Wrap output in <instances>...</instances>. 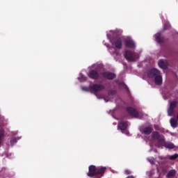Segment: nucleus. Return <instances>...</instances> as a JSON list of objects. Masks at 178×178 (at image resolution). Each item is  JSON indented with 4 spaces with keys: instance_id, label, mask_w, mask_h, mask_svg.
I'll list each match as a JSON object with an SVG mask.
<instances>
[{
    "instance_id": "obj_25",
    "label": "nucleus",
    "mask_w": 178,
    "mask_h": 178,
    "mask_svg": "<svg viewBox=\"0 0 178 178\" xmlns=\"http://www.w3.org/2000/svg\"><path fill=\"white\" fill-rule=\"evenodd\" d=\"M115 94H116V90H110L108 91V95H115Z\"/></svg>"
},
{
    "instance_id": "obj_7",
    "label": "nucleus",
    "mask_w": 178,
    "mask_h": 178,
    "mask_svg": "<svg viewBox=\"0 0 178 178\" xmlns=\"http://www.w3.org/2000/svg\"><path fill=\"white\" fill-rule=\"evenodd\" d=\"M88 76L89 79H91L92 80L99 79V72H98L96 70H90L88 73Z\"/></svg>"
},
{
    "instance_id": "obj_13",
    "label": "nucleus",
    "mask_w": 178,
    "mask_h": 178,
    "mask_svg": "<svg viewBox=\"0 0 178 178\" xmlns=\"http://www.w3.org/2000/svg\"><path fill=\"white\" fill-rule=\"evenodd\" d=\"M127 122H120L118 125V129L122 131V133H124V130L127 129Z\"/></svg>"
},
{
    "instance_id": "obj_20",
    "label": "nucleus",
    "mask_w": 178,
    "mask_h": 178,
    "mask_svg": "<svg viewBox=\"0 0 178 178\" xmlns=\"http://www.w3.org/2000/svg\"><path fill=\"white\" fill-rule=\"evenodd\" d=\"M168 116H173L175 113V108L170 107L168 110Z\"/></svg>"
},
{
    "instance_id": "obj_16",
    "label": "nucleus",
    "mask_w": 178,
    "mask_h": 178,
    "mask_svg": "<svg viewBox=\"0 0 178 178\" xmlns=\"http://www.w3.org/2000/svg\"><path fill=\"white\" fill-rule=\"evenodd\" d=\"M164 147L165 148H168V149H173L175 148V144H173L172 143L170 142H166L164 144Z\"/></svg>"
},
{
    "instance_id": "obj_22",
    "label": "nucleus",
    "mask_w": 178,
    "mask_h": 178,
    "mask_svg": "<svg viewBox=\"0 0 178 178\" xmlns=\"http://www.w3.org/2000/svg\"><path fill=\"white\" fill-rule=\"evenodd\" d=\"M17 143V139L16 138H13L10 140V144L11 145H15V144H16Z\"/></svg>"
},
{
    "instance_id": "obj_18",
    "label": "nucleus",
    "mask_w": 178,
    "mask_h": 178,
    "mask_svg": "<svg viewBox=\"0 0 178 178\" xmlns=\"http://www.w3.org/2000/svg\"><path fill=\"white\" fill-rule=\"evenodd\" d=\"M176 176V171L175 170H171L167 175L168 178L175 177Z\"/></svg>"
},
{
    "instance_id": "obj_21",
    "label": "nucleus",
    "mask_w": 178,
    "mask_h": 178,
    "mask_svg": "<svg viewBox=\"0 0 178 178\" xmlns=\"http://www.w3.org/2000/svg\"><path fill=\"white\" fill-rule=\"evenodd\" d=\"M177 106V102L174 101L170 103V108L175 109Z\"/></svg>"
},
{
    "instance_id": "obj_23",
    "label": "nucleus",
    "mask_w": 178,
    "mask_h": 178,
    "mask_svg": "<svg viewBox=\"0 0 178 178\" xmlns=\"http://www.w3.org/2000/svg\"><path fill=\"white\" fill-rule=\"evenodd\" d=\"M178 158V154H175L174 155H172L170 156V161H175V159H177Z\"/></svg>"
},
{
    "instance_id": "obj_28",
    "label": "nucleus",
    "mask_w": 178,
    "mask_h": 178,
    "mask_svg": "<svg viewBox=\"0 0 178 178\" xmlns=\"http://www.w3.org/2000/svg\"><path fill=\"white\" fill-rule=\"evenodd\" d=\"M125 175H131V171L129 170H125Z\"/></svg>"
},
{
    "instance_id": "obj_12",
    "label": "nucleus",
    "mask_w": 178,
    "mask_h": 178,
    "mask_svg": "<svg viewBox=\"0 0 178 178\" xmlns=\"http://www.w3.org/2000/svg\"><path fill=\"white\" fill-rule=\"evenodd\" d=\"M152 126L145 127L140 129V131L143 134H145V136H149L151 133H152Z\"/></svg>"
},
{
    "instance_id": "obj_24",
    "label": "nucleus",
    "mask_w": 178,
    "mask_h": 178,
    "mask_svg": "<svg viewBox=\"0 0 178 178\" xmlns=\"http://www.w3.org/2000/svg\"><path fill=\"white\" fill-rule=\"evenodd\" d=\"M119 86H120L121 87H123V88L127 89V86L124 82H120L119 83Z\"/></svg>"
},
{
    "instance_id": "obj_6",
    "label": "nucleus",
    "mask_w": 178,
    "mask_h": 178,
    "mask_svg": "<svg viewBox=\"0 0 178 178\" xmlns=\"http://www.w3.org/2000/svg\"><path fill=\"white\" fill-rule=\"evenodd\" d=\"M124 56L125 59H127V60H128V62L136 61V53H134L130 50L125 51Z\"/></svg>"
},
{
    "instance_id": "obj_15",
    "label": "nucleus",
    "mask_w": 178,
    "mask_h": 178,
    "mask_svg": "<svg viewBox=\"0 0 178 178\" xmlns=\"http://www.w3.org/2000/svg\"><path fill=\"white\" fill-rule=\"evenodd\" d=\"M154 83L156 84V86H161L162 84V76L159 74L155 76Z\"/></svg>"
},
{
    "instance_id": "obj_9",
    "label": "nucleus",
    "mask_w": 178,
    "mask_h": 178,
    "mask_svg": "<svg viewBox=\"0 0 178 178\" xmlns=\"http://www.w3.org/2000/svg\"><path fill=\"white\" fill-rule=\"evenodd\" d=\"M159 74H161V72L156 68H152L147 72L148 77H150L152 79L154 77H156Z\"/></svg>"
},
{
    "instance_id": "obj_3",
    "label": "nucleus",
    "mask_w": 178,
    "mask_h": 178,
    "mask_svg": "<svg viewBox=\"0 0 178 178\" xmlns=\"http://www.w3.org/2000/svg\"><path fill=\"white\" fill-rule=\"evenodd\" d=\"M127 112L133 116L134 118H136L137 119H143V113L137 111L133 107H127Z\"/></svg>"
},
{
    "instance_id": "obj_26",
    "label": "nucleus",
    "mask_w": 178,
    "mask_h": 178,
    "mask_svg": "<svg viewBox=\"0 0 178 178\" xmlns=\"http://www.w3.org/2000/svg\"><path fill=\"white\" fill-rule=\"evenodd\" d=\"M3 134H5V132L3 131V130H0V145H1V140L2 138V137H3Z\"/></svg>"
},
{
    "instance_id": "obj_29",
    "label": "nucleus",
    "mask_w": 178,
    "mask_h": 178,
    "mask_svg": "<svg viewBox=\"0 0 178 178\" xmlns=\"http://www.w3.org/2000/svg\"><path fill=\"white\" fill-rule=\"evenodd\" d=\"M82 90H83L84 91H88V88L83 87V88H82Z\"/></svg>"
},
{
    "instance_id": "obj_1",
    "label": "nucleus",
    "mask_w": 178,
    "mask_h": 178,
    "mask_svg": "<svg viewBox=\"0 0 178 178\" xmlns=\"http://www.w3.org/2000/svg\"><path fill=\"white\" fill-rule=\"evenodd\" d=\"M108 168L104 166H95L94 165H91L88 167V172L87 173V176L88 177H95V178H101L104 177L105 173H106V170Z\"/></svg>"
},
{
    "instance_id": "obj_19",
    "label": "nucleus",
    "mask_w": 178,
    "mask_h": 178,
    "mask_svg": "<svg viewBox=\"0 0 178 178\" xmlns=\"http://www.w3.org/2000/svg\"><path fill=\"white\" fill-rule=\"evenodd\" d=\"M172 26H170V23L165 22L163 25V31H166V30H170Z\"/></svg>"
},
{
    "instance_id": "obj_8",
    "label": "nucleus",
    "mask_w": 178,
    "mask_h": 178,
    "mask_svg": "<svg viewBox=\"0 0 178 178\" xmlns=\"http://www.w3.org/2000/svg\"><path fill=\"white\" fill-rule=\"evenodd\" d=\"M124 46L126 48H130L131 49H136V42L133 39H126L124 40Z\"/></svg>"
},
{
    "instance_id": "obj_5",
    "label": "nucleus",
    "mask_w": 178,
    "mask_h": 178,
    "mask_svg": "<svg viewBox=\"0 0 178 178\" xmlns=\"http://www.w3.org/2000/svg\"><path fill=\"white\" fill-rule=\"evenodd\" d=\"M89 90L92 92H99V91L105 90V86L102 84L95 83L89 86Z\"/></svg>"
},
{
    "instance_id": "obj_30",
    "label": "nucleus",
    "mask_w": 178,
    "mask_h": 178,
    "mask_svg": "<svg viewBox=\"0 0 178 178\" xmlns=\"http://www.w3.org/2000/svg\"><path fill=\"white\" fill-rule=\"evenodd\" d=\"M82 79H83V80H87V78L84 76H82Z\"/></svg>"
},
{
    "instance_id": "obj_10",
    "label": "nucleus",
    "mask_w": 178,
    "mask_h": 178,
    "mask_svg": "<svg viewBox=\"0 0 178 178\" xmlns=\"http://www.w3.org/2000/svg\"><path fill=\"white\" fill-rule=\"evenodd\" d=\"M103 77L106 79L107 80H113V79H116V74L110 72H104L102 73Z\"/></svg>"
},
{
    "instance_id": "obj_14",
    "label": "nucleus",
    "mask_w": 178,
    "mask_h": 178,
    "mask_svg": "<svg viewBox=\"0 0 178 178\" xmlns=\"http://www.w3.org/2000/svg\"><path fill=\"white\" fill-rule=\"evenodd\" d=\"M158 65L161 69H168V63L163 60H160L158 62Z\"/></svg>"
},
{
    "instance_id": "obj_11",
    "label": "nucleus",
    "mask_w": 178,
    "mask_h": 178,
    "mask_svg": "<svg viewBox=\"0 0 178 178\" xmlns=\"http://www.w3.org/2000/svg\"><path fill=\"white\" fill-rule=\"evenodd\" d=\"M154 38L158 44H163L165 42V37L162 36L161 33H157L154 35Z\"/></svg>"
},
{
    "instance_id": "obj_2",
    "label": "nucleus",
    "mask_w": 178,
    "mask_h": 178,
    "mask_svg": "<svg viewBox=\"0 0 178 178\" xmlns=\"http://www.w3.org/2000/svg\"><path fill=\"white\" fill-rule=\"evenodd\" d=\"M152 138L154 141H157L158 144L162 145L165 143V137L160 134L158 131H153L152 134Z\"/></svg>"
},
{
    "instance_id": "obj_31",
    "label": "nucleus",
    "mask_w": 178,
    "mask_h": 178,
    "mask_svg": "<svg viewBox=\"0 0 178 178\" xmlns=\"http://www.w3.org/2000/svg\"><path fill=\"white\" fill-rule=\"evenodd\" d=\"M125 134H126L127 135L129 134V131H125Z\"/></svg>"
},
{
    "instance_id": "obj_4",
    "label": "nucleus",
    "mask_w": 178,
    "mask_h": 178,
    "mask_svg": "<svg viewBox=\"0 0 178 178\" xmlns=\"http://www.w3.org/2000/svg\"><path fill=\"white\" fill-rule=\"evenodd\" d=\"M111 43L112 44L113 47H115V48H117V49H122V47H123V40L120 37L111 39Z\"/></svg>"
},
{
    "instance_id": "obj_27",
    "label": "nucleus",
    "mask_w": 178,
    "mask_h": 178,
    "mask_svg": "<svg viewBox=\"0 0 178 178\" xmlns=\"http://www.w3.org/2000/svg\"><path fill=\"white\" fill-rule=\"evenodd\" d=\"M148 161L152 165H154V163H155V159L154 158L148 159Z\"/></svg>"
},
{
    "instance_id": "obj_17",
    "label": "nucleus",
    "mask_w": 178,
    "mask_h": 178,
    "mask_svg": "<svg viewBox=\"0 0 178 178\" xmlns=\"http://www.w3.org/2000/svg\"><path fill=\"white\" fill-rule=\"evenodd\" d=\"M170 122L172 127H173L174 129L177 127V120H176V119L171 118L170 120Z\"/></svg>"
}]
</instances>
